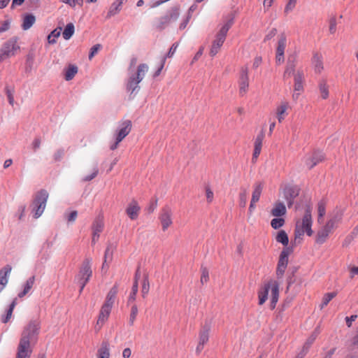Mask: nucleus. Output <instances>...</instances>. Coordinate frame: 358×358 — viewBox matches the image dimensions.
Instances as JSON below:
<instances>
[{
  "label": "nucleus",
  "instance_id": "nucleus-7",
  "mask_svg": "<svg viewBox=\"0 0 358 358\" xmlns=\"http://www.w3.org/2000/svg\"><path fill=\"white\" fill-rule=\"evenodd\" d=\"M231 24H232V22H228L227 23H226L224 25H223L222 27V28L220 29L219 32L217 34L216 38L213 41L211 48H210V56L214 57L215 55H216L218 53L220 48L222 47V45H223V43L225 41L227 34L229 28L231 27Z\"/></svg>",
  "mask_w": 358,
  "mask_h": 358
},
{
  "label": "nucleus",
  "instance_id": "nucleus-23",
  "mask_svg": "<svg viewBox=\"0 0 358 358\" xmlns=\"http://www.w3.org/2000/svg\"><path fill=\"white\" fill-rule=\"evenodd\" d=\"M264 133L263 131H262L255 138V143H254V152L252 155V160L256 161L258 157L259 156L262 148V143L264 138Z\"/></svg>",
  "mask_w": 358,
  "mask_h": 358
},
{
  "label": "nucleus",
  "instance_id": "nucleus-33",
  "mask_svg": "<svg viewBox=\"0 0 358 358\" xmlns=\"http://www.w3.org/2000/svg\"><path fill=\"white\" fill-rule=\"evenodd\" d=\"M32 353V348H28L18 345L17 348L16 358H30Z\"/></svg>",
  "mask_w": 358,
  "mask_h": 358
},
{
  "label": "nucleus",
  "instance_id": "nucleus-63",
  "mask_svg": "<svg viewBox=\"0 0 358 358\" xmlns=\"http://www.w3.org/2000/svg\"><path fill=\"white\" fill-rule=\"evenodd\" d=\"M178 46V43H173L172 45V46L171 47L169 52L167 53L166 57H173V55H174V53L176 52V51L177 50Z\"/></svg>",
  "mask_w": 358,
  "mask_h": 358
},
{
  "label": "nucleus",
  "instance_id": "nucleus-57",
  "mask_svg": "<svg viewBox=\"0 0 358 358\" xmlns=\"http://www.w3.org/2000/svg\"><path fill=\"white\" fill-rule=\"evenodd\" d=\"M336 20L335 17H332L329 20V32L331 34H334L336 31Z\"/></svg>",
  "mask_w": 358,
  "mask_h": 358
},
{
  "label": "nucleus",
  "instance_id": "nucleus-4",
  "mask_svg": "<svg viewBox=\"0 0 358 358\" xmlns=\"http://www.w3.org/2000/svg\"><path fill=\"white\" fill-rule=\"evenodd\" d=\"M271 292L270 308L273 310L279 298V283L273 280H269L258 292V304L263 305L268 299V295Z\"/></svg>",
  "mask_w": 358,
  "mask_h": 358
},
{
  "label": "nucleus",
  "instance_id": "nucleus-48",
  "mask_svg": "<svg viewBox=\"0 0 358 358\" xmlns=\"http://www.w3.org/2000/svg\"><path fill=\"white\" fill-rule=\"evenodd\" d=\"M138 307L136 304H134L132 306H131V313H130V315H129V324L130 325H133L135 320H136V316L138 315Z\"/></svg>",
  "mask_w": 358,
  "mask_h": 358
},
{
  "label": "nucleus",
  "instance_id": "nucleus-9",
  "mask_svg": "<svg viewBox=\"0 0 358 358\" xmlns=\"http://www.w3.org/2000/svg\"><path fill=\"white\" fill-rule=\"evenodd\" d=\"M48 198V194L45 190L43 189L37 193L33 203L35 218H38L43 214L46 206Z\"/></svg>",
  "mask_w": 358,
  "mask_h": 358
},
{
  "label": "nucleus",
  "instance_id": "nucleus-22",
  "mask_svg": "<svg viewBox=\"0 0 358 358\" xmlns=\"http://www.w3.org/2000/svg\"><path fill=\"white\" fill-rule=\"evenodd\" d=\"M289 108V103L288 101H283L277 106L275 110L276 118L278 122H282L286 116L288 115L287 110Z\"/></svg>",
  "mask_w": 358,
  "mask_h": 358
},
{
  "label": "nucleus",
  "instance_id": "nucleus-58",
  "mask_svg": "<svg viewBox=\"0 0 358 358\" xmlns=\"http://www.w3.org/2000/svg\"><path fill=\"white\" fill-rule=\"evenodd\" d=\"M240 205L241 207H245L247 203V192L244 190L239 194Z\"/></svg>",
  "mask_w": 358,
  "mask_h": 358
},
{
  "label": "nucleus",
  "instance_id": "nucleus-41",
  "mask_svg": "<svg viewBox=\"0 0 358 358\" xmlns=\"http://www.w3.org/2000/svg\"><path fill=\"white\" fill-rule=\"evenodd\" d=\"M336 294L337 293L334 292L326 293L322 298L320 308L322 309L324 307L327 306V304L330 302V301L336 296Z\"/></svg>",
  "mask_w": 358,
  "mask_h": 358
},
{
  "label": "nucleus",
  "instance_id": "nucleus-12",
  "mask_svg": "<svg viewBox=\"0 0 358 358\" xmlns=\"http://www.w3.org/2000/svg\"><path fill=\"white\" fill-rule=\"evenodd\" d=\"M289 252L287 249H284L279 257V260L276 268V275L278 278H282L288 264Z\"/></svg>",
  "mask_w": 358,
  "mask_h": 358
},
{
  "label": "nucleus",
  "instance_id": "nucleus-50",
  "mask_svg": "<svg viewBox=\"0 0 358 358\" xmlns=\"http://www.w3.org/2000/svg\"><path fill=\"white\" fill-rule=\"evenodd\" d=\"M294 83H303L304 82V73L303 70L298 69L294 74Z\"/></svg>",
  "mask_w": 358,
  "mask_h": 358
},
{
  "label": "nucleus",
  "instance_id": "nucleus-30",
  "mask_svg": "<svg viewBox=\"0 0 358 358\" xmlns=\"http://www.w3.org/2000/svg\"><path fill=\"white\" fill-rule=\"evenodd\" d=\"M110 346L108 342H103L97 351L98 358H110Z\"/></svg>",
  "mask_w": 358,
  "mask_h": 358
},
{
  "label": "nucleus",
  "instance_id": "nucleus-53",
  "mask_svg": "<svg viewBox=\"0 0 358 358\" xmlns=\"http://www.w3.org/2000/svg\"><path fill=\"white\" fill-rule=\"evenodd\" d=\"M297 0H289L285 8V13H288L292 11L296 6Z\"/></svg>",
  "mask_w": 358,
  "mask_h": 358
},
{
  "label": "nucleus",
  "instance_id": "nucleus-16",
  "mask_svg": "<svg viewBox=\"0 0 358 358\" xmlns=\"http://www.w3.org/2000/svg\"><path fill=\"white\" fill-rule=\"evenodd\" d=\"M132 123L131 120H126L120 122V129L116 133L117 142H121L131 131Z\"/></svg>",
  "mask_w": 358,
  "mask_h": 358
},
{
  "label": "nucleus",
  "instance_id": "nucleus-20",
  "mask_svg": "<svg viewBox=\"0 0 358 358\" xmlns=\"http://www.w3.org/2000/svg\"><path fill=\"white\" fill-rule=\"evenodd\" d=\"M342 217V211L339 209H335L329 214V219L326 223L336 229L341 222Z\"/></svg>",
  "mask_w": 358,
  "mask_h": 358
},
{
  "label": "nucleus",
  "instance_id": "nucleus-5",
  "mask_svg": "<svg viewBox=\"0 0 358 358\" xmlns=\"http://www.w3.org/2000/svg\"><path fill=\"white\" fill-rule=\"evenodd\" d=\"M149 66L146 64H141L138 66L136 73L129 77L127 89L131 94H136L140 89L138 84L144 78L145 74L148 71Z\"/></svg>",
  "mask_w": 358,
  "mask_h": 358
},
{
  "label": "nucleus",
  "instance_id": "nucleus-37",
  "mask_svg": "<svg viewBox=\"0 0 358 358\" xmlns=\"http://www.w3.org/2000/svg\"><path fill=\"white\" fill-rule=\"evenodd\" d=\"M317 222H321L326 213V202L324 200H321L317 203Z\"/></svg>",
  "mask_w": 358,
  "mask_h": 358
},
{
  "label": "nucleus",
  "instance_id": "nucleus-18",
  "mask_svg": "<svg viewBox=\"0 0 358 358\" xmlns=\"http://www.w3.org/2000/svg\"><path fill=\"white\" fill-rule=\"evenodd\" d=\"M116 250V245L113 243H108L103 257V262L102 264V270H105L106 271L108 270L109 267V263H110L113 260V253Z\"/></svg>",
  "mask_w": 358,
  "mask_h": 358
},
{
  "label": "nucleus",
  "instance_id": "nucleus-54",
  "mask_svg": "<svg viewBox=\"0 0 358 358\" xmlns=\"http://www.w3.org/2000/svg\"><path fill=\"white\" fill-rule=\"evenodd\" d=\"M166 57H164L161 59L159 67L157 70L154 73L153 77L156 78L161 73L162 70L163 69L165 62H166Z\"/></svg>",
  "mask_w": 358,
  "mask_h": 358
},
{
  "label": "nucleus",
  "instance_id": "nucleus-51",
  "mask_svg": "<svg viewBox=\"0 0 358 358\" xmlns=\"http://www.w3.org/2000/svg\"><path fill=\"white\" fill-rule=\"evenodd\" d=\"M101 48L102 45L101 44H96L93 45L90 51L89 59L91 60Z\"/></svg>",
  "mask_w": 358,
  "mask_h": 358
},
{
  "label": "nucleus",
  "instance_id": "nucleus-49",
  "mask_svg": "<svg viewBox=\"0 0 358 358\" xmlns=\"http://www.w3.org/2000/svg\"><path fill=\"white\" fill-rule=\"evenodd\" d=\"M62 1L73 8L76 6L82 7L84 2L83 0H62Z\"/></svg>",
  "mask_w": 358,
  "mask_h": 358
},
{
  "label": "nucleus",
  "instance_id": "nucleus-59",
  "mask_svg": "<svg viewBox=\"0 0 358 358\" xmlns=\"http://www.w3.org/2000/svg\"><path fill=\"white\" fill-rule=\"evenodd\" d=\"M98 173H99V169H98V168L96 166H95L93 169L92 173L90 175L85 176L83 178V180L84 181H90V180H92V179H94L98 175Z\"/></svg>",
  "mask_w": 358,
  "mask_h": 358
},
{
  "label": "nucleus",
  "instance_id": "nucleus-28",
  "mask_svg": "<svg viewBox=\"0 0 358 358\" xmlns=\"http://www.w3.org/2000/svg\"><path fill=\"white\" fill-rule=\"evenodd\" d=\"M287 213L286 207L282 202H275L271 210V215L273 217H282Z\"/></svg>",
  "mask_w": 358,
  "mask_h": 358
},
{
  "label": "nucleus",
  "instance_id": "nucleus-61",
  "mask_svg": "<svg viewBox=\"0 0 358 358\" xmlns=\"http://www.w3.org/2000/svg\"><path fill=\"white\" fill-rule=\"evenodd\" d=\"M64 155V150H63V149H59V150H57L55 152V154H54V155H53V157H54L55 161H56V162H57V161H60V160L62 159V157H63Z\"/></svg>",
  "mask_w": 358,
  "mask_h": 358
},
{
  "label": "nucleus",
  "instance_id": "nucleus-19",
  "mask_svg": "<svg viewBox=\"0 0 358 358\" xmlns=\"http://www.w3.org/2000/svg\"><path fill=\"white\" fill-rule=\"evenodd\" d=\"M179 15L180 13L178 8L172 9L167 15L161 18L157 27L159 29L164 28L166 24L176 21L179 17Z\"/></svg>",
  "mask_w": 358,
  "mask_h": 358
},
{
  "label": "nucleus",
  "instance_id": "nucleus-56",
  "mask_svg": "<svg viewBox=\"0 0 358 358\" xmlns=\"http://www.w3.org/2000/svg\"><path fill=\"white\" fill-rule=\"evenodd\" d=\"M11 20L10 19L5 20L1 23L0 27V34L3 32L8 31L10 27Z\"/></svg>",
  "mask_w": 358,
  "mask_h": 358
},
{
  "label": "nucleus",
  "instance_id": "nucleus-52",
  "mask_svg": "<svg viewBox=\"0 0 358 358\" xmlns=\"http://www.w3.org/2000/svg\"><path fill=\"white\" fill-rule=\"evenodd\" d=\"M5 90H6V94L9 103L11 106H13L14 105V96H13L14 91H13V90L10 89L8 87H6Z\"/></svg>",
  "mask_w": 358,
  "mask_h": 358
},
{
  "label": "nucleus",
  "instance_id": "nucleus-29",
  "mask_svg": "<svg viewBox=\"0 0 358 358\" xmlns=\"http://www.w3.org/2000/svg\"><path fill=\"white\" fill-rule=\"evenodd\" d=\"M124 1L125 0H116L115 1H114L111 4V6L108 10V12L107 13V17L110 18L112 16L117 14L120 11V10L122 8V6Z\"/></svg>",
  "mask_w": 358,
  "mask_h": 358
},
{
  "label": "nucleus",
  "instance_id": "nucleus-38",
  "mask_svg": "<svg viewBox=\"0 0 358 358\" xmlns=\"http://www.w3.org/2000/svg\"><path fill=\"white\" fill-rule=\"evenodd\" d=\"M75 31V27L73 23H69L66 24L64 30L62 33L63 38L65 40H69L73 35Z\"/></svg>",
  "mask_w": 358,
  "mask_h": 358
},
{
  "label": "nucleus",
  "instance_id": "nucleus-42",
  "mask_svg": "<svg viewBox=\"0 0 358 358\" xmlns=\"http://www.w3.org/2000/svg\"><path fill=\"white\" fill-rule=\"evenodd\" d=\"M319 331L315 329L312 334L310 336V337L307 339L306 343L303 346V350H306V352L308 350L309 347L313 343V342L315 341L316 338L317 337L319 334Z\"/></svg>",
  "mask_w": 358,
  "mask_h": 358
},
{
  "label": "nucleus",
  "instance_id": "nucleus-36",
  "mask_svg": "<svg viewBox=\"0 0 358 358\" xmlns=\"http://www.w3.org/2000/svg\"><path fill=\"white\" fill-rule=\"evenodd\" d=\"M277 242L282 243L284 246H287L289 243V238L287 234L284 230H280L276 236Z\"/></svg>",
  "mask_w": 358,
  "mask_h": 358
},
{
  "label": "nucleus",
  "instance_id": "nucleus-17",
  "mask_svg": "<svg viewBox=\"0 0 358 358\" xmlns=\"http://www.w3.org/2000/svg\"><path fill=\"white\" fill-rule=\"evenodd\" d=\"M324 158V155L321 152L314 151L310 155H308L305 157L304 163L310 169L322 162Z\"/></svg>",
  "mask_w": 358,
  "mask_h": 358
},
{
  "label": "nucleus",
  "instance_id": "nucleus-39",
  "mask_svg": "<svg viewBox=\"0 0 358 358\" xmlns=\"http://www.w3.org/2000/svg\"><path fill=\"white\" fill-rule=\"evenodd\" d=\"M62 31V27H58L54 29L48 36V41L50 44H54L57 42V38L60 36Z\"/></svg>",
  "mask_w": 358,
  "mask_h": 358
},
{
  "label": "nucleus",
  "instance_id": "nucleus-3",
  "mask_svg": "<svg viewBox=\"0 0 358 358\" xmlns=\"http://www.w3.org/2000/svg\"><path fill=\"white\" fill-rule=\"evenodd\" d=\"M40 330L41 323L39 321H30L24 327L18 345L28 348H32L38 341Z\"/></svg>",
  "mask_w": 358,
  "mask_h": 358
},
{
  "label": "nucleus",
  "instance_id": "nucleus-47",
  "mask_svg": "<svg viewBox=\"0 0 358 358\" xmlns=\"http://www.w3.org/2000/svg\"><path fill=\"white\" fill-rule=\"evenodd\" d=\"M294 92L292 95V98L293 99L296 100L301 92L303 91V83H294Z\"/></svg>",
  "mask_w": 358,
  "mask_h": 358
},
{
  "label": "nucleus",
  "instance_id": "nucleus-31",
  "mask_svg": "<svg viewBox=\"0 0 358 358\" xmlns=\"http://www.w3.org/2000/svg\"><path fill=\"white\" fill-rule=\"evenodd\" d=\"M34 282H35V277L34 276H31L29 279H27V280L26 281V282L24 285L23 290L18 293L17 296L19 298H23L31 289V288L33 287V286L34 285Z\"/></svg>",
  "mask_w": 358,
  "mask_h": 358
},
{
  "label": "nucleus",
  "instance_id": "nucleus-1",
  "mask_svg": "<svg viewBox=\"0 0 358 358\" xmlns=\"http://www.w3.org/2000/svg\"><path fill=\"white\" fill-rule=\"evenodd\" d=\"M312 206L310 203H307L305 206L304 214L302 218H299L296 220L294 229V241L300 243L303 236L306 234L308 236L313 234L312 229L313 219H312Z\"/></svg>",
  "mask_w": 358,
  "mask_h": 358
},
{
  "label": "nucleus",
  "instance_id": "nucleus-40",
  "mask_svg": "<svg viewBox=\"0 0 358 358\" xmlns=\"http://www.w3.org/2000/svg\"><path fill=\"white\" fill-rule=\"evenodd\" d=\"M319 90L323 99H326L329 96V87L325 81L322 80L319 84Z\"/></svg>",
  "mask_w": 358,
  "mask_h": 358
},
{
  "label": "nucleus",
  "instance_id": "nucleus-45",
  "mask_svg": "<svg viewBox=\"0 0 358 358\" xmlns=\"http://www.w3.org/2000/svg\"><path fill=\"white\" fill-rule=\"evenodd\" d=\"M138 290V284L136 281V280L134 282L131 292L129 294L128 302L131 303L134 302L136 300V294Z\"/></svg>",
  "mask_w": 358,
  "mask_h": 358
},
{
  "label": "nucleus",
  "instance_id": "nucleus-32",
  "mask_svg": "<svg viewBox=\"0 0 358 358\" xmlns=\"http://www.w3.org/2000/svg\"><path fill=\"white\" fill-rule=\"evenodd\" d=\"M253 187L254 189L252 194L251 201L253 202H258L262 192L264 185L262 182H256Z\"/></svg>",
  "mask_w": 358,
  "mask_h": 358
},
{
  "label": "nucleus",
  "instance_id": "nucleus-44",
  "mask_svg": "<svg viewBox=\"0 0 358 358\" xmlns=\"http://www.w3.org/2000/svg\"><path fill=\"white\" fill-rule=\"evenodd\" d=\"M285 219L281 217H275V218H273L271 222V226L274 229H278L282 227L285 224Z\"/></svg>",
  "mask_w": 358,
  "mask_h": 358
},
{
  "label": "nucleus",
  "instance_id": "nucleus-13",
  "mask_svg": "<svg viewBox=\"0 0 358 358\" xmlns=\"http://www.w3.org/2000/svg\"><path fill=\"white\" fill-rule=\"evenodd\" d=\"M287 45V37L284 34L279 36L276 48L275 61L278 64H281L285 61L284 53Z\"/></svg>",
  "mask_w": 358,
  "mask_h": 358
},
{
  "label": "nucleus",
  "instance_id": "nucleus-46",
  "mask_svg": "<svg viewBox=\"0 0 358 358\" xmlns=\"http://www.w3.org/2000/svg\"><path fill=\"white\" fill-rule=\"evenodd\" d=\"M150 290V283L148 277H145L142 282L141 294L143 298H145Z\"/></svg>",
  "mask_w": 358,
  "mask_h": 358
},
{
  "label": "nucleus",
  "instance_id": "nucleus-21",
  "mask_svg": "<svg viewBox=\"0 0 358 358\" xmlns=\"http://www.w3.org/2000/svg\"><path fill=\"white\" fill-rule=\"evenodd\" d=\"M140 210L141 207L137 201L132 200L126 208V213L131 220H135L138 218Z\"/></svg>",
  "mask_w": 358,
  "mask_h": 358
},
{
  "label": "nucleus",
  "instance_id": "nucleus-8",
  "mask_svg": "<svg viewBox=\"0 0 358 358\" xmlns=\"http://www.w3.org/2000/svg\"><path fill=\"white\" fill-rule=\"evenodd\" d=\"M20 50L16 38H10L3 43L1 48L0 62L14 56Z\"/></svg>",
  "mask_w": 358,
  "mask_h": 358
},
{
  "label": "nucleus",
  "instance_id": "nucleus-15",
  "mask_svg": "<svg viewBox=\"0 0 358 358\" xmlns=\"http://www.w3.org/2000/svg\"><path fill=\"white\" fill-rule=\"evenodd\" d=\"M334 230L333 227L325 223V224L320 227L317 233L315 238L316 243L319 244L325 243L329 235L332 234Z\"/></svg>",
  "mask_w": 358,
  "mask_h": 358
},
{
  "label": "nucleus",
  "instance_id": "nucleus-43",
  "mask_svg": "<svg viewBox=\"0 0 358 358\" xmlns=\"http://www.w3.org/2000/svg\"><path fill=\"white\" fill-rule=\"evenodd\" d=\"M16 305H17V299L15 298L13 300L12 303H10V307L7 311L6 317L2 318V322L3 323L8 322V320L10 319L12 314H13V311Z\"/></svg>",
  "mask_w": 358,
  "mask_h": 358
},
{
  "label": "nucleus",
  "instance_id": "nucleus-24",
  "mask_svg": "<svg viewBox=\"0 0 358 358\" xmlns=\"http://www.w3.org/2000/svg\"><path fill=\"white\" fill-rule=\"evenodd\" d=\"M103 229V222L101 219H96L92 224V243H95L99 238L100 233L102 231Z\"/></svg>",
  "mask_w": 358,
  "mask_h": 358
},
{
  "label": "nucleus",
  "instance_id": "nucleus-60",
  "mask_svg": "<svg viewBox=\"0 0 358 358\" xmlns=\"http://www.w3.org/2000/svg\"><path fill=\"white\" fill-rule=\"evenodd\" d=\"M41 140L40 138H35L31 143L32 150L36 152L41 147Z\"/></svg>",
  "mask_w": 358,
  "mask_h": 358
},
{
  "label": "nucleus",
  "instance_id": "nucleus-14",
  "mask_svg": "<svg viewBox=\"0 0 358 358\" xmlns=\"http://www.w3.org/2000/svg\"><path fill=\"white\" fill-rule=\"evenodd\" d=\"M159 219L161 222L162 229L163 231L171 226L172 222V211L169 207H164L162 209Z\"/></svg>",
  "mask_w": 358,
  "mask_h": 358
},
{
  "label": "nucleus",
  "instance_id": "nucleus-64",
  "mask_svg": "<svg viewBox=\"0 0 358 358\" xmlns=\"http://www.w3.org/2000/svg\"><path fill=\"white\" fill-rule=\"evenodd\" d=\"M78 213L76 210H73L69 213L67 217V220L69 222H73L77 218Z\"/></svg>",
  "mask_w": 358,
  "mask_h": 358
},
{
  "label": "nucleus",
  "instance_id": "nucleus-35",
  "mask_svg": "<svg viewBox=\"0 0 358 358\" xmlns=\"http://www.w3.org/2000/svg\"><path fill=\"white\" fill-rule=\"evenodd\" d=\"M78 73V67L75 65L70 64L65 69L64 78L66 80L69 81L73 78Z\"/></svg>",
  "mask_w": 358,
  "mask_h": 358
},
{
  "label": "nucleus",
  "instance_id": "nucleus-27",
  "mask_svg": "<svg viewBox=\"0 0 358 358\" xmlns=\"http://www.w3.org/2000/svg\"><path fill=\"white\" fill-rule=\"evenodd\" d=\"M312 64L316 73H320L324 69L323 58L321 54L315 52L312 58Z\"/></svg>",
  "mask_w": 358,
  "mask_h": 358
},
{
  "label": "nucleus",
  "instance_id": "nucleus-25",
  "mask_svg": "<svg viewBox=\"0 0 358 358\" xmlns=\"http://www.w3.org/2000/svg\"><path fill=\"white\" fill-rule=\"evenodd\" d=\"M11 269L10 265H6L0 270V293L8 284V275H10Z\"/></svg>",
  "mask_w": 358,
  "mask_h": 358
},
{
  "label": "nucleus",
  "instance_id": "nucleus-26",
  "mask_svg": "<svg viewBox=\"0 0 358 358\" xmlns=\"http://www.w3.org/2000/svg\"><path fill=\"white\" fill-rule=\"evenodd\" d=\"M296 59L295 56L289 57L287 66L284 72V78H289L294 74Z\"/></svg>",
  "mask_w": 358,
  "mask_h": 358
},
{
  "label": "nucleus",
  "instance_id": "nucleus-6",
  "mask_svg": "<svg viewBox=\"0 0 358 358\" xmlns=\"http://www.w3.org/2000/svg\"><path fill=\"white\" fill-rule=\"evenodd\" d=\"M91 262L90 259H85L80 268L78 274L77 275V280L80 285V293H81L86 285V284L90 280V278L92 275V271L91 268Z\"/></svg>",
  "mask_w": 358,
  "mask_h": 358
},
{
  "label": "nucleus",
  "instance_id": "nucleus-55",
  "mask_svg": "<svg viewBox=\"0 0 358 358\" xmlns=\"http://www.w3.org/2000/svg\"><path fill=\"white\" fill-rule=\"evenodd\" d=\"M209 279V273L206 268H203L201 271V284H205L208 281Z\"/></svg>",
  "mask_w": 358,
  "mask_h": 358
},
{
  "label": "nucleus",
  "instance_id": "nucleus-62",
  "mask_svg": "<svg viewBox=\"0 0 358 358\" xmlns=\"http://www.w3.org/2000/svg\"><path fill=\"white\" fill-rule=\"evenodd\" d=\"M206 196L207 201L208 203L212 202V201L213 200L214 194H213V191L209 187H207L206 189Z\"/></svg>",
  "mask_w": 358,
  "mask_h": 358
},
{
  "label": "nucleus",
  "instance_id": "nucleus-11",
  "mask_svg": "<svg viewBox=\"0 0 358 358\" xmlns=\"http://www.w3.org/2000/svg\"><path fill=\"white\" fill-rule=\"evenodd\" d=\"M249 89L248 69L243 66L240 70L238 78V93L241 96H245Z\"/></svg>",
  "mask_w": 358,
  "mask_h": 358
},
{
  "label": "nucleus",
  "instance_id": "nucleus-2",
  "mask_svg": "<svg viewBox=\"0 0 358 358\" xmlns=\"http://www.w3.org/2000/svg\"><path fill=\"white\" fill-rule=\"evenodd\" d=\"M117 286L115 285L106 295L105 302L102 305L99 313L98 319L94 327L96 331H99L103 324L107 322L112 308L115 303V300L117 294Z\"/></svg>",
  "mask_w": 358,
  "mask_h": 358
},
{
  "label": "nucleus",
  "instance_id": "nucleus-10",
  "mask_svg": "<svg viewBox=\"0 0 358 358\" xmlns=\"http://www.w3.org/2000/svg\"><path fill=\"white\" fill-rule=\"evenodd\" d=\"M211 330L210 324L206 323L203 324L199 333V342L196 348V352L199 354L203 349L204 345L208 342L209 336Z\"/></svg>",
  "mask_w": 358,
  "mask_h": 358
},
{
  "label": "nucleus",
  "instance_id": "nucleus-34",
  "mask_svg": "<svg viewBox=\"0 0 358 358\" xmlns=\"http://www.w3.org/2000/svg\"><path fill=\"white\" fill-rule=\"evenodd\" d=\"M36 22V17L32 14H27L23 17L22 28L23 30L30 29Z\"/></svg>",
  "mask_w": 358,
  "mask_h": 358
}]
</instances>
